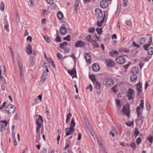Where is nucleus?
<instances>
[{
  "label": "nucleus",
  "instance_id": "nucleus-60",
  "mask_svg": "<svg viewBox=\"0 0 153 153\" xmlns=\"http://www.w3.org/2000/svg\"><path fill=\"white\" fill-rule=\"evenodd\" d=\"M83 118L84 122L86 124L89 123H90L89 122L86 117H84Z\"/></svg>",
  "mask_w": 153,
  "mask_h": 153
},
{
  "label": "nucleus",
  "instance_id": "nucleus-1",
  "mask_svg": "<svg viewBox=\"0 0 153 153\" xmlns=\"http://www.w3.org/2000/svg\"><path fill=\"white\" fill-rule=\"evenodd\" d=\"M17 60L19 70L20 79L22 81H23L24 80V71L23 69L22 68V62L20 55L19 54L18 55L17 57Z\"/></svg>",
  "mask_w": 153,
  "mask_h": 153
},
{
  "label": "nucleus",
  "instance_id": "nucleus-30",
  "mask_svg": "<svg viewBox=\"0 0 153 153\" xmlns=\"http://www.w3.org/2000/svg\"><path fill=\"white\" fill-rule=\"evenodd\" d=\"M79 1L78 0H76L74 5V9L75 10V12L76 13L77 12V10L78 6L79 5Z\"/></svg>",
  "mask_w": 153,
  "mask_h": 153
},
{
  "label": "nucleus",
  "instance_id": "nucleus-41",
  "mask_svg": "<svg viewBox=\"0 0 153 153\" xmlns=\"http://www.w3.org/2000/svg\"><path fill=\"white\" fill-rule=\"evenodd\" d=\"M44 38L47 42H50V39L48 36L44 35Z\"/></svg>",
  "mask_w": 153,
  "mask_h": 153
},
{
  "label": "nucleus",
  "instance_id": "nucleus-16",
  "mask_svg": "<svg viewBox=\"0 0 153 153\" xmlns=\"http://www.w3.org/2000/svg\"><path fill=\"white\" fill-rule=\"evenodd\" d=\"M85 58L86 61L89 63H91V59L90 54L89 53H86L84 56Z\"/></svg>",
  "mask_w": 153,
  "mask_h": 153
},
{
  "label": "nucleus",
  "instance_id": "nucleus-15",
  "mask_svg": "<svg viewBox=\"0 0 153 153\" xmlns=\"http://www.w3.org/2000/svg\"><path fill=\"white\" fill-rule=\"evenodd\" d=\"M93 71L95 72H97L100 70V67L97 63H94L92 65Z\"/></svg>",
  "mask_w": 153,
  "mask_h": 153
},
{
  "label": "nucleus",
  "instance_id": "nucleus-14",
  "mask_svg": "<svg viewBox=\"0 0 153 153\" xmlns=\"http://www.w3.org/2000/svg\"><path fill=\"white\" fill-rule=\"evenodd\" d=\"M59 33L61 35H64L67 33V30L65 27H61L59 29Z\"/></svg>",
  "mask_w": 153,
  "mask_h": 153
},
{
  "label": "nucleus",
  "instance_id": "nucleus-26",
  "mask_svg": "<svg viewBox=\"0 0 153 153\" xmlns=\"http://www.w3.org/2000/svg\"><path fill=\"white\" fill-rule=\"evenodd\" d=\"M72 116V114L71 113H69L66 116V124H68L70 118Z\"/></svg>",
  "mask_w": 153,
  "mask_h": 153
},
{
  "label": "nucleus",
  "instance_id": "nucleus-43",
  "mask_svg": "<svg viewBox=\"0 0 153 153\" xmlns=\"http://www.w3.org/2000/svg\"><path fill=\"white\" fill-rule=\"evenodd\" d=\"M102 28H97L96 29V31L97 33L100 35L102 33Z\"/></svg>",
  "mask_w": 153,
  "mask_h": 153
},
{
  "label": "nucleus",
  "instance_id": "nucleus-54",
  "mask_svg": "<svg viewBox=\"0 0 153 153\" xmlns=\"http://www.w3.org/2000/svg\"><path fill=\"white\" fill-rule=\"evenodd\" d=\"M140 108H142L144 106V101L143 100H141V102L140 106Z\"/></svg>",
  "mask_w": 153,
  "mask_h": 153
},
{
  "label": "nucleus",
  "instance_id": "nucleus-33",
  "mask_svg": "<svg viewBox=\"0 0 153 153\" xmlns=\"http://www.w3.org/2000/svg\"><path fill=\"white\" fill-rule=\"evenodd\" d=\"M147 140L150 143H152L153 141V136H149L147 137Z\"/></svg>",
  "mask_w": 153,
  "mask_h": 153
},
{
  "label": "nucleus",
  "instance_id": "nucleus-58",
  "mask_svg": "<svg viewBox=\"0 0 153 153\" xmlns=\"http://www.w3.org/2000/svg\"><path fill=\"white\" fill-rule=\"evenodd\" d=\"M115 102L117 106H121L120 105V102L119 100L117 99L115 100Z\"/></svg>",
  "mask_w": 153,
  "mask_h": 153
},
{
  "label": "nucleus",
  "instance_id": "nucleus-19",
  "mask_svg": "<svg viewBox=\"0 0 153 153\" xmlns=\"http://www.w3.org/2000/svg\"><path fill=\"white\" fill-rule=\"evenodd\" d=\"M139 72V68L138 67H135L133 68L131 71V72L134 74H137Z\"/></svg>",
  "mask_w": 153,
  "mask_h": 153
},
{
  "label": "nucleus",
  "instance_id": "nucleus-18",
  "mask_svg": "<svg viewBox=\"0 0 153 153\" xmlns=\"http://www.w3.org/2000/svg\"><path fill=\"white\" fill-rule=\"evenodd\" d=\"M43 122V120L42 117L39 115V118L36 120V124L37 125H40L41 126L42 123Z\"/></svg>",
  "mask_w": 153,
  "mask_h": 153
},
{
  "label": "nucleus",
  "instance_id": "nucleus-57",
  "mask_svg": "<svg viewBox=\"0 0 153 153\" xmlns=\"http://www.w3.org/2000/svg\"><path fill=\"white\" fill-rule=\"evenodd\" d=\"M151 106L149 104V103H147L146 104V108H147V109L148 111H149L151 109Z\"/></svg>",
  "mask_w": 153,
  "mask_h": 153
},
{
  "label": "nucleus",
  "instance_id": "nucleus-36",
  "mask_svg": "<svg viewBox=\"0 0 153 153\" xmlns=\"http://www.w3.org/2000/svg\"><path fill=\"white\" fill-rule=\"evenodd\" d=\"M68 56H64V57H63V59L68 57ZM69 56L70 57H72L74 59V62H76V57L74 56V53H72V55Z\"/></svg>",
  "mask_w": 153,
  "mask_h": 153
},
{
  "label": "nucleus",
  "instance_id": "nucleus-47",
  "mask_svg": "<svg viewBox=\"0 0 153 153\" xmlns=\"http://www.w3.org/2000/svg\"><path fill=\"white\" fill-rule=\"evenodd\" d=\"M48 4H53L54 2V0H45Z\"/></svg>",
  "mask_w": 153,
  "mask_h": 153
},
{
  "label": "nucleus",
  "instance_id": "nucleus-32",
  "mask_svg": "<svg viewBox=\"0 0 153 153\" xmlns=\"http://www.w3.org/2000/svg\"><path fill=\"white\" fill-rule=\"evenodd\" d=\"M89 77L92 82L94 84V82L96 81V79L94 75H89Z\"/></svg>",
  "mask_w": 153,
  "mask_h": 153
},
{
  "label": "nucleus",
  "instance_id": "nucleus-9",
  "mask_svg": "<svg viewBox=\"0 0 153 153\" xmlns=\"http://www.w3.org/2000/svg\"><path fill=\"white\" fill-rule=\"evenodd\" d=\"M7 124V120L1 121H0V131L4 130Z\"/></svg>",
  "mask_w": 153,
  "mask_h": 153
},
{
  "label": "nucleus",
  "instance_id": "nucleus-49",
  "mask_svg": "<svg viewBox=\"0 0 153 153\" xmlns=\"http://www.w3.org/2000/svg\"><path fill=\"white\" fill-rule=\"evenodd\" d=\"M88 31L91 33H93L95 31V29L94 27H91L88 29Z\"/></svg>",
  "mask_w": 153,
  "mask_h": 153
},
{
  "label": "nucleus",
  "instance_id": "nucleus-7",
  "mask_svg": "<svg viewBox=\"0 0 153 153\" xmlns=\"http://www.w3.org/2000/svg\"><path fill=\"white\" fill-rule=\"evenodd\" d=\"M122 112L124 115H126L128 117L130 114L129 106L128 105L124 106L123 108Z\"/></svg>",
  "mask_w": 153,
  "mask_h": 153
},
{
  "label": "nucleus",
  "instance_id": "nucleus-40",
  "mask_svg": "<svg viewBox=\"0 0 153 153\" xmlns=\"http://www.w3.org/2000/svg\"><path fill=\"white\" fill-rule=\"evenodd\" d=\"M86 40H87L88 41L91 42L93 40L91 38V36L90 35H88L86 38Z\"/></svg>",
  "mask_w": 153,
  "mask_h": 153
},
{
  "label": "nucleus",
  "instance_id": "nucleus-46",
  "mask_svg": "<svg viewBox=\"0 0 153 153\" xmlns=\"http://www.w3.org/2000/svg\"><path fill=\"white\" fill-rule=\"evenodd\" d=\"M89 89H90V92L92 91L93 89V87L92 85L91 84H89L88 86L86 88V90H88Z\"/></svg>",
  "mask_w": 153,
  "mask_h": 153
},
{
  "label": "nucleus",
  "instance_id": "nucleus-50",
  "mask_svg": "<svg viewBox=\"0 0 153 153\" xmlns=\"http://www.w3.org/2000/svg\"><path fill=\"white\" fill-rule=\"evenodd\" d=\"M141 139L140 137H138L136 141V143L137 145L139 144L141 142Z\"/></svg>",
  "mask_w": 153,
  "mask_h": 153
},
{
  "label": "nucleus",
  "instance_id": "nucleus-24",
  "mask_svg": "<svg viewBox=\"0 0 153 153\" xmlns=\"http://www.w3.org/2000/svg\"><path fill=\"white\" fill-rule=\"evenodd\" d=\"M118 54L119 52L117 51H111L109 53V55L113 57L115 56V55Z\"/></svg>",
  "mask_w": 153,
  "mask_h": 153
},
{
  "label": "nucleus",
  "instance_id": "nucleus-20",
  "mask_svg": "<svg viewBox=\"0 0 153 153\" xmlns=\"http://www.w3.org/2000/svg\"><path fill=\"white\" fill-rule=\"evenodd\" d=\"M87 127L89 130L91 135L93 136L94 135V133L93 132V131L92 130V129L91 127V126L90 123H89L87 124H86Z\"/></svg>",
  "mask_w": 153,
  "mask_h": 153
},
{
  "label": "nucleus",
  "instance_id": "nucleus-13",
  "mask_svg": "<svg viewBox=\"0 0 153 153\" xmlns=\"http://www.w3.org/2000/svg\"><path fill=\"white\" fill-rule=\"evenodd\" d=\"M137 89L138 91V95H140L142 91V84L140 82L137 84Z\"/></svg>",
  "mask_w": 153,
  "mask_h": 153
},
{
  "label": "nucleus",
  "instance_id": "nucleus-22",
  "mask_svg": "<svg viewBox=\"0 0 153 153\" xmlns=\"http://www.w3.org/2000/svg\"><path fill=\"white\" fill-rule=\"evenodd\" d=\"M57 17L59 20H61L63 17V13L59 11L57 14Z\"/></svg>",
  "mask_w": 153,
  "mask_h": 153
},
{
  "label": "nucleus",
  "instance_id": "nucleus-52",
  "mask_svg": "<svg viewBox=\"0 0 153 153\" xmlns=\"http://www.w3.org/2000/svg\"><path fill=\"white\" fill-rule=\"evenodd\" d=\"M57 56L59 59H61L62 57V55L60 53H58L57 54Z\"/></svg>",
  "mask_w": 153,
  "mask_h": 153
},
{
  "label": "nucleus",
  "instance_id": "nucleus-37",
  "mask_svg": "<svg viewBox=\"0 0 153 153\" xmlns=\"http://www.w3.org/2000/svg\"><path fill=\"white\" fill-rule=\"evenodd\" d=\"M140 133L137 128H135L134 134L135 137H136Z\"/></svg>",
  "mask_w": 153,
  "mask_h": 153
},
{
  "label": "nucleus",
  "instance_id": "nucleus-10",
  "mask_svg": "<svg viewBox=\"0 0 153 153\" xmlns=\"http://www.w3.org/2000/svg\"><path fill=\"white\" fill-rule=\"evenodd\" d=\"M74 130V128H66L65 130V131L66 132V136H68L73 134Z\"/></svg>",
  "mask_w": 153,
  "mask_h": 153
},
{
  "label": "nucleus",
  "instance_id": "nucleus-8",
  "mask_svg": "<svg viewBox=\"0 0 153 153\" xmlns=\"http://www.w3.org/2000/svg\"><path fill=\"white\" fill-rule=\"evenodd\" d=\"M95 16L98 19H100L103 17V14L101 11L98 8L95 10Z\"/></svg>",
  "mask_w": 153,
  "mask_h": 153
},
{
  "label": "nucleus",
  "instance_id": "nucleus-27",
  "mask_svg": "<svg viewBox=\"0 0 153 153\" xmlns=\"http://www.w3.org/2000/svg\"><path fill=\"white\" fill-rule=\"evenodd\" d=\"M68 73L71 75L75 74H76V70L75 68H74L70 71H68Z\"/></svg>",
  "mask_w": 153,
  "mask_h": 153
},
{
  "label": "nucleus",
  "instance_id": "nucleus-31",
  "mask_svg": "<svg viewBox=\"0 0 153 153\" xmlns=\"http://www.w3.org/2000/svg\"><path fill=\"white\" fill-rule=\"evenodd\" d=\"M75 125V123L74 122V119H72L71 120V121L70 124V127L71 128H74V127Z\"/></svg>",
  "mask_w": 153,
  "mask_h": 153
},
{
  "label": "nucleus",
  "instance_id": "nucleus-28",
  "mask_svg": "<svg viewBox=\"0 0 153 153\" xmlns=\"http://www.w3.org/2000/svg\"><path fill=\"white\" fill-rule=\"evenodd\" d=\"M104 18H102L100 21H98L97 23V25L98 27H101L104 22Z\"/></svg>",
  "mask_w": 153,
  "mask_h": 153
},
{
  "label": "nucleus",
  "instance_id": "nucleus-55",
  "mask_svg": "<svg viewBox=\"0 0 153 153\" xmlns=\"http://www.w3.org/2000/svg\"><path fill=\"white\" fill-rule=\"evenodd\" d=\"M47 74L46 72L45 71L43 73L42 75V77L45 78H47Z\"/></svg>",
  "mask_w": 153,
  "mask_h": 153
},
{
  "label": "nucleus",
  "instance_id": "nucleus-42",
  "mask_svg": "<svg viewBox=\"0 0 153 153\" xmlns=\"http://www.w3.org/2000/svg\"><path fill=\"white\" fill-rule=\"evenodd\" d=\"M1 10V11H3L4 9V4L3 2L1 1L0 3V7Z\"/></svg>",
  "mask_w": 153,
  "mask_h": 153
},
{
  "label": "nucleus",
  "instance_id": "nucleus-62",
  "mask_svg": "<svg viewBox=\"0 0 153 153\" xmlns=\"http://www.w3.org/2000/svg\"><path fill=\"white\" fill-rule=\"evenodd\" d=\"M27 40L28 41H30V42H32V38L31 36H28L27 38Z\"/></svg>",
  "mask_w": 153,
  "mask_h": 153
},
{
  "label": "nucleus",
  "instance_id": "nucleus-45",
  "mask_svg": "<svg viewBox=\"0 0 153 153\" xmlns=\"http://www.w3.org/2000/svg\"><path fill=\"white\" fill-rule=\"evenodd\" d=\"M71 37L69 35H68L66 37L63 38V39L64 40H67L68 41H69L70 40Z\"/></svg>",
  "mask_w": 153,
  "mask_h": 153
},
{
  "label": "nucleus",
  "instance_id": "nucleus-3",
  "mask_svg": "<svg viewBox=\"0 0 153 153\" xmlns=\"http://www.w3.org/2000/svg\"><path fill=\"white\" fill-rule=\"evenodd\" d=\"M15 110V107L12 105H8L6 107V111L8 114L13 113Z\"/></svg>",
  "mask_w": 153,
  "mask_h": 153
},
{
  "label": "nucleus",
  "instance_id": "nucleus-48",
  "mask_svg": "<svg viewBox=\"0 0 153 153\" xmlns=\"http://www.w3.org/2000/svg\"><path fill=\"white\" fill-rule=\"evenodd\" d=\"M55 40L56 42H59L61 41V38L58 35L56 37L55 39Z\"/></svg>",
  "mask_w": 153,
  "mask_h": 153
},
{
  "label": "nucleus",
  "instance_id": "nucleus-53",
  "mask_svg": "<svg viewBox=\"0 0 153 153\" xmlns=\"http://www.w3.org/2000/svg\"><path fill=\"white\" fill-rule=\"evenodd\" d=\"M63 49L64 50L65 53H68L69 51V49L68 48L65 47Z\"/></svg>",
  "mask_w": 153,
  "mask_h": 153
},
{
  "label": "nucleus",
  "instance_id": "nucleus-17",
  "mask_svg": "<svg viewBox=\"0 0 153 153\" xmlns=\"http://www.w3.org/2000/svg\"><path fill=\"white\" fill-rule=\"evenodd\" d=\"M26 51L28 54H32V48L30 45H28L26 48Z\"/></svg>",
  "mask_w": 153,
  "mask_h": 153
},
{
  "label": "nucleus",
  "instance_id": "nucleus-56",
  "mask_svg": "<svg viewBox=\"0 0 153 153\" xmlns=\"http://www.w3.org/2000/svg\"><path fill=\"white\" fill-rule=\"evenodd\" d=\"M46 79V78H45L42 77V78L40 81V83L41 84L43 83L44 82Z\"/></svg>",
  "mask_w": 153,
  "mask_h": 153
},
{
  "label": "nucleus",
  "instance_id": "nucleus-63",
  "mask_svg": "<svg viewBox=\"0 0 153 153\" xmlns=\"http://www.w3.org/2000/svg\"><path fill=\"white\" fill-rule=\"evenodd\" d=\"M8 25H5L4 26V29L5 30H6V31H7V32L9 31V30L8 29Z\"/></svg>",
  "mask_w": 153,
  "mask_h": 153
},
{
  "label": "nucleus",
  "instance_id": "nucleus-12",
  "mask_svg": "<svg viewBox=\"0 0 153 153\" xmlns=\"http://www.w3.org/2000/svg\"><path fill=\"white\" fill-rule=\"evenodd\" d=\"M100 5L101 8L105 9L107 7L108 3L105 0H103L100 2Z\"/></svg>",
  "mask_w": 153,
  "mask_h": 153
},
{
  "label": "nucleus",
  "instance_id": "nucleus-44",
  "mask_svg": "<svg viewBox=\"0 0 153 153\" xmlns=\"http://www.w3.org/2000/svg\"><path fill=\"white\" fill-rule=\"evenodd\" d=\"M134 124L133 121L129 122L127 123H126L125 124L126 125L128 126H131Z\"/></svg>",
  "mask_w": 153,
  "mask_h": 153
},
{
  "label": "nucleus",
  "instance_id": "nucleus-61",
  "mask_svg": "<svg viewBox=\"0 0 153 153\" xmlns=\"http://www.w3.org/2000/svg\"><path fill=\"white\" fill-rule=\"evenodd\" d=\"M131 64L130 62H129L128 64H127L123 65V68L125 69H126L129 66V65Z\"/></svg>",
  "mask_w": 153,
  "mask_h": 153
},
{
  "label": "nucleus",
  "instance_id": "nucleus-34",
  "mask_svg": "<svg viewBox=\"0 0 153 153\" xmlns=\"http://www.w3.org/2000/svg\"><path fill=\"white\" fill-rule=\"evenodd\" d=\"M148 52L149 54L150 55L153 54V48L150 47L148 50Z\"/></svg>",
  "mask_w": 153,
  "mask_h": 153
},
{
  "label": "nucleus",
  "instance_id": "nucleus-38",
  "mask_svg": "<svg viewBox=\"0 0 153 153\" xmlns=\"http://www.w3.org/2000/svg\"><path fill=\"white\" fill-rule=\"evenodd\" d=\"M91 43H92L94 47L99 48V46L97 44L96 41L93 40L91 42Z\"/></svg>",
  "mask_w": 153,
  "mask_h": 153
},
{
  "label": "nucleus",
  "instance_id": "nucleus-64",
  "mask_svg": "<svg viewBox=\"0 0 153 153\" xmlns=\"http://www.w3.org/2000/svg\"><path fill=\"white\" fill-rule=\"evenodd\" d=\"M41 125H37V126L36 128V131L37 132H38L39 131V129L41 128Z\"/></svg>",
  "mask_w": 153,
  "mask_h": 153
},
{
  "label": "nucleus",
  "instance_id": "nucleus-59",
  "mask_svg": "<svg viewBox=\"0 0 153 153\" xmlns=\"http://www.w3.org/2000/svg\"><path fill=\"white\" fill-rule=\"evenodd\" d=\"M126 24L128 26H130L131 25V21L128 20L126 22Z\"/></svg>",
  "mask_w": 153,
  "mask_h": 153
},
{
  "label": "nucleus",
  "instance_id": "nucleus-21",
  "mask_svg": "<svg viewBox=\"0 0 153 153\" xmlns=\"http://www.w3.org/2000/svg\"><path fill=\"white\" fill-rule=\"evenodd\" d=\"M35 64V59L34 58L31 57L29 59V65L31 67L33 65Z\"/></svg>",
  "mask_w": 153,
  "mask_h": 153
},
{
  "label": "nucleus",
  "instance_id": "nucleus-5",
  "mask_svg": "<svg viewBox=\"0 0 153 153\" xmlns=\"http://www.w3.org/2000/svg\"><path fill=\"white\" fill-rule=\"evenodd\" d=\"M127 96L128 97L129 100L132 99L135 96L134 91L131 88H129Z\"/></svg>",
  "mask_w": 153,
  "mask_h": 153
},
{
  "label": "nucleus",
  "instance_id": "nucleus-51",
  "mask_svg": "<svg viewBox=\"0 0 153 153\" xmlns=\"http://www.w3.org/2000/svg\"><path fill=\"white\" fill-rule=\"evenodd\" d=\"M130 146L132 148V149H134L136 148V144L134 142L132 143L130 145Z\"/></svg>",
  "mask_w": 153,
  "mask_h": 153
},
{
  "label": "nucleus",
  "instance_id": "nucleus-29",
  "mask_svg": "<svg viewBox=\"0 0 153 153\" xmlns=\"http://www.w3.org/2000/svg\"><path fill=\"white\" fill-rule=\"evenodd\" d=\"M95 88L97 90H99L100 89L101 87L100 84L97 81L95 82Z\"/></svg>",
  "mask_w": 153,
  "mask_h": 153
},
{
  "label": "nucleus",
  "instance_id": "nucleus-39",
  "mask_svg": "<svg viewBox=\"0 0 153 153\" xmlns=\"http://www.w3.org/2000/svg\"><path fill=\"white\" fill-rule=\"evenodd\" d=\"M150 43L149 42L147 44H146L143 45V47L145 50H148V48L150 46Z\"/></svg>",
  "mask_w": 153,
  "mask_h": 153
},
{
  "label": "nucleus",
  "instance_id": "nucleus-11",
  "mask_svg": "<svg viewBox=\"0 0 153 153\" xmlns=\"http://www.w3.org/2000/svg\"><path fill=\"white\" fill-rule=\"evenodd\" d=\"M85 45V43L84 42L81 40L78 41L76 42L74 46L76 48L80 47L82 48Z\"/></svg>",
  "mask_w": 153,
  "mask_h": 153
},
{
  "label": "nucleus",
  "instance_id": "nucleus-4",
  "mask_svg": "<svg viewBox=\"0 0 153 153\" xmlns=\"http://www.w3.org/2000/svg\"><path fill=\"white\" fill-rule=\"evenodd\" d=\"M104 62L108 67H112L115 65V63L114 61L113 60L110 59H105L104 60Z\"/></svg>",
  "mask_w": 153,
  "mask_h": 153
},
{
  "label": "nucleus",
  "instance_id": "nucleus-6",
  "mask_svg": "<svg viewBox=\"0 0 153 153\" xmlns=\"http://www.w3.org/2000/svg\"><path fill=\"white\" fill-rule=\"evenodd\" d=\"M115 61L118 64H123L125 62L126 59L123 56H120L116 58Z\"/></svg>",
  "mask_w": 153,
  "mask_h": 153
},
{
  "label": "nucleus",
  "instance_id": "nucleus-2",
  "mask_svg": "<svg viewBox=\"0 0 153 153\" xmlns=\"http://www.w3.org/2000/svg\"><path fill=\"white\" fill-rule=\"evenodd\" d=\"M114 81L111 78H106L103 81V84L108 87H111L114 84Z\"/></svg>",
  "mask_w": 153,
  "mask_h": 153
},
{
  "label": "nucleus",
  "instance_id": "nucleus-25",
  "mask_svg": "<svg viewBox=\"0 0 153 153\" xmlns=\"http://www.w3.org/2000/svg\"><path fill=\"white\" fill-rule=\"evenodd\" d=\"M146 41V39L143 37H141L140 38L139 42L141 45L144 44Z\"/></svg>",
  "mask_w": 153,
  "mask_h": 153
},
{
  "label": "nucleus",
  "instance_id": "nucleus-23",
  "mask_svg": "<svg viewBox=\"0 0 153 153\" xmlns=\"http://www.w3.org/2000/svg\"><path fill=\"white\" fill-rule=\"evenodd\" d=\"M137 79V76L135 75V74H134L131 75L130 77V79L131 80V82H135Z\"/></svg>",
  "mask_w": 153,
  "mask_h": 153
},
{
  "label": "nucleus",
  "instance_id": "nucleus-35",
  "mask_svg": "<svg viewBox=\"0 0 153 153\" xmlns=\"http://www.w3.org/2000/svg\"><path fill=\"white\" fill-rule=\"evenodd\" d=\"M141 108L140 106H138L136 109V113L137 114V117H139L140 115V109Z\"/></svg>",
  "mask_w": 153,
  "mask_h": 153
}]
</instances>
